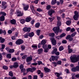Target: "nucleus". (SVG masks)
I'll return each instance as SVG.
<instances>
[{"label": "nucleus", "mask_w": 79, "mask_h": 79, "mask_svg": "<svg viewBox=\"0 0 79 79\" xmlns=\"http://www.w3.org/2000/svg\"><path fill=\"white\" fill-rule=\"evenodd\" d=\"M70 59L72 63H76V62H77L79 61V56H76L74 55L73 56H71Z\"/></svg>", "instance_id": "obj_1"}, {"label": "nucleus", "mask_w": 79, "mask_h": 79, "mask_svg": "<svg viewBox=\"0 0 79 79\" xmlns=\"http://www.w3.org/2000/svg\"><path fill=\"white\" fill-rule=\"evenodd\" d=\"M52 30L53 31L55 34H56V35H58L59 31L60 32H61L62 30H60V27L58 26L54 27L52 28Z\"/></svg>", "instance_id": "obj_2"}, {"label": "nucleus", "mask_w": 79, "mask_h": 79, "mask_svg": "<svg viewBox=\"0 0 79 79\" xmlns=\"http://www.w3.org/2000/svg\"><path fill=\"white\" fill-rule=\"evenodd\" d=\"M74 14L75 15L73 17V19L76 21H77L79 19V12L77 11H75L74 12Z\"/></svg>", "instance_id": "obj_3"}, {"label": "nucleus", "mask_w": 79, "mask_h": 79, "mask_svg": "<svg viewBox=\"0 0 79 79\" xmlns=\"http://www.w3.org/2000/svg\"><path fill=\"white\" fill-rule=\"evenodd\" d=\"M50 40H51V43L53 45H56V40L55 39V38L52 37L50 38Z\"/></svg>", "instance_id": "obj_4"}, {"label": "nucleus", "mask_w": 79, "mask_h": 79, "mask_svg": "<svg viewBox=\"0 0 79 79\" xmlns=\"http://www.w3.org/2000/svg\"><path fill=\"white\" fill-rule=\"evenodd\" d=\"M23 43V40H22L19 39L16 42V44L17 45H20Z\"/></svg>", "instance_id": "obj_5"}, {"label": "nucleus", "mask_w": 79, "mask_h": 79, "mask_svg": "<svg viewBox=\"0 0 79 79\" xmlns=\"http://www.w3.org/2000/svg\"><path fill=\"white\" fill-rule=\"evenodd\" d=\"M23 30L24 32H30L31 31V28L25 27L23 28Z\"/></svg>", "instance_id": "obj_6"}, {"label": "nucleus", "mask_w": 79, "mask_h": 79, "mask_svg": "<svg viewBox=\"0 0 79 79\" xmlns=\"http://www.w3.org/2000/svg\"><path fill=\"white\" fill-rule=\"evenodd\" d=\"M37 73H38V74H41L40 75H39L40 76V77L42 78L44 77V74L43 73L41 72V71L40 70H37Z\"/></svg>", "instance_id": "obj_7"}, {"label": "nucleus", "mask_w": 79, "mask_h": 79, "mask_svg": "<svg viewBox=\"0 0 79 79\" xmlns=\"http://www.w3.org/2000/svg\"><path fill=\"white\" fill-rule=\"evenodd\" d=\"M14 68H17L18 66H19V64L17 62H15L13 64Z\"/></svg>", "instance_id": "obj_8"}, {"label": "nucleus", "mask_w": 79, "mask_h": 79, "mask_svg": "<svg viewBox=\"0 0 79 79\" xmlns=\"http://www.w3.org/2000/svg\"><path fill=\"white\" fill-rule=\"evenodd\" d=\"M32 60V58L31 57H27L26 59L27 62H30Z\"/></svg>", "instance_id": "obj_9"}, {"label": "nucleus", "mask_w": 79, "mask_h": 79, "mask_svg": "<svg viewBox=\"0 0 79 79\" xmlns=\"http://www.w3.org/2000/svg\"><path fill=\"white\" fill-rule=\"evenodd\" d=\"M32 20V19L30 17H27L25 19V21L27 23H29V22H30Z\"/></svg>", "instance_id": "obj_10"}, {"label": "nucleus", "mask_w": 79, "mask_h": 79, "mask_svg": "<svg viewBox=\"0 0 79 79\" xmlns=\"http://www.w3.org/2000/svg\"><path fill=\"white\" fill-rule=\"evenodd\" d=\"M17 16H23V13L19 11H18L17 12Z\"/></svg>", "instance_id": "obj_11"}, {"label": "nucleus", "mask_w": 79, "mask_h": 79, "mask_svg": "<svg viewBox=\"0 0 79 79\" xmlns=\"http://www.w3.org/2000/svg\"><path fill=\"white\" fill-rule=\"evenodd\" d=\"M55 11L53 10H50L49 11L48 14L49 15H50V16H52V14H53V13H54Z\"/></svg>", "instance_id": "obj_12"}, {"label": "nucleus", "mask_w": 79, "mask_h": 79, "mask_svg": "<svg viewBox=\"0 0 79 79\" xmlns=\"http://www.w3.org/2000/svg\"><path fill=\"white\" fill-rule=\"evenodd\" d=\"M44 69L45 71V73H48L50 71V69L47 67L44 68Z\"/></svg>", "instance_id": "obj_13"}, {"label": "nucleus", "mask_w": 79, "mask_h": 79, "mask_svg": "<svg viewBox=\"0 0 79 79\" xmlns=\"http://www.w3.org/2000/svg\"><path fill=\"white\" fill-rule=\"evenodd\" d=\"M16 20L15 19H13L12 20H10V23L12 24H15L16 23Z\"/></svg>", "instance_id": "obj_14"}, {"label": "nucleus", "mask_w": 79, "mask_h": 79, "mask_svg": "<svg viewBox=\"0 0 79 79\" xmlns=\"http://www.w3.org/2000/svg\"><path fill=\"white\" fill-rule=\"evenodd\" d=\"M43 49L42 48H40L38 50V54H41L43 52Z\"/></svg>", "instance_id": "obj_15"}, {"label": "nucleus", "mask_w": 79, "mask_h": 79, "mask_svg": "<svg viewBox=\"0 0 79 79\" xmlns=\"http://www.w3.org/2000/svg\"><path fill=\"white\" fill-rule=\"evenodd\" d=\"M0 21H5V16L2 15L0 17Z\"/></svg>", "instance_id": "obj_16"}, {"label": "nucleus", "mask_w": 79, "mask_h": 79, "mask_svg": "<svg viewBox=\"0 0 79 79\" xmlns=\"http://www.w3.org/2000/svg\"><path fill=\"white\" fill-rule=\"evenodd\" d=\"M34 35V34L33 32H31L29 33V37H33Z\"/></svg>", "instance_id": "obj_17"}, {"label": "nucleus", "mask_w": 79, "mask_h": 79, "mask_svg": "<svg viewBox=\"0 0 79 79\" xmlns=\"http://www.w3.org/2000/svg\"><path fill=\"white\" fill-rule=\"evenodd\" d=\"M41 44L42 45H44L45 44H46V41L45 40H43L41 42Z\"/></svg>", "instance_id": "obj_18"}, {"label": "nucleus", "mask_w": 79, "mask_h": 79, "mask_svg": "<svg viewBox=\"0 0 79 79\" xmlns=\"http://www.w3.org/2000/svg\"><path fill=\"white\" fill-rule=\"evenodd\" d=\"M23 8L24 9V10L25 11H26V10H28V9L29 8V5H27L25 7H23Z\"/></svg>", "instance_id": "obj_19"}, {"label": "nucleus", "mask_w": 79, "mask_h": 79, "mask_svg": "<svg viewBox=\"0 0 79 79\" xmlns=\"http://www.w3.org/2000/svg\"><path fill=\"white\" fill-rule=\"evenodd\" d=\"M27 72H29V71H30V72H31V73H33V70H32V68H29L28 69H27Z\"/></svg>", "instance_id": "obj_20"}, {"label": "nucleus", "mask_w": 79, "mask_h": 79, "mask_svg": "<svg viewBox=\"0 0 79 79\" xmlns=\"http://www.w3.org/2000/svg\"><path fill=\"white\" fill-rule=\"evenodd\" d=\"M52 5H55L56 3V0H52L51 2Z\"/></svg>", "instance_id": "obj_21"}, {"label": "nucleus", "mask_w": 79, "mask_h": 79, "mask_svg": "<svg viewBox=\"0 0 79 79\" xmlns=\"http://www.w3.org/2000/svg\"><path fill=\"white\" fill-rule=\"evenodd\" d=\"M9 53H14L15 52V49H10L9 51Z\"/></svg>", "instance_id": "obj_22"}, {"label": "nucleus", "mask_w": 79, "mask_h": 79, "mask_svg": "<svg viewBox=\"0 0 79 79\" xmlns=\"http://www.w3.org/2000/svg\"><path fill=\"white\" fill-rule=\"evenodd\" d=\"M40 23H37L35 25V27L36 28H38L40 26Z\"/></svg>", "instance_id": "obj_23"}, {"label": "nucleus", "mask_w": 79, "mask_h": 79, "mask_svg": "<svg viewBox=\"0 0 79 79\" xmlns=\"http://www.w3.org/2000/svg\"><path fill=\"white\" fill-rule=\"evenodd\" d=\"M24 36V38H28V37H29V33H27L23 35Z\"/></svg>", "instance_id": "obj_24"}, {"label": "nucleus", "mask_w": 79, "mask_h": 79, "mask_svg": "<svg viewBox=\"0 0 79 79\" xmlns=\"http://www.w3.org/2000/svg\"><path fill=\"white\" fill-rule=\"evenodd\" d=\"M77 34V32H74L71 35V37H74Z\"/></svg>", "instance_id": "obj_25"}, {"label": "nucleus", "mask_w": 79, "mask_h": 79, "mask_svg": "<svg viewBox=\"0 0 79 79\" xmlns=\"http://www.w3.org/2000/svg\"><path fill=\"white\" fill-rule=\"evenodd\" d=\"M49 35L50 37H54L55 36V33H49Z\"/></svg>", "instance_id": "obj_26"}, {"label": "nucleus", "mask_w": 79, "mask_h": 79, "mask_svg": "<svg viewBox=\"0 0 79 79\" xmlns=\"http://www.w3.org/2000/svg\"><path fill=\"white\" fill-rule=\"evenodd\" d=\"M57 51V48H55L54 49L53 51L52 52V54H54V53H55Z\"/></svg>", "instance_id": "obj_27"}, {"label": "nucleus", "mask_w": 79, "mask_h": 79, "mask_svg": "<svg viewBox=\"0 0 79 79\" xmlns=\"http://www.w3.org/2000/svg\"><path fill=\"white\" fill-rule=\"evenodd\" d=\"M19 68L20 69H21V70L23 69L24 68V65H23V64H21L19 66Z\"/></svg>", "instance_id": "obj_28"}, {"label": "nucleus", "mask_w": 79, "mask_h": 79, "mask_svg": "<svg viewBox=\"0 0 79 79\" xmlns=\"http://www.w3.org/2000/svg\"><path fill=\"white\" fill-rule=\"evenodd\" d=\"M11 55L10 54H7L6 56L8 58L10 59L11 58Z\"/></svg>", "instance_id": "obj_29"}, {"label": "nucleus", "mask_w": 79, "mask_h": 79, "mask_svg": "<svg viewBox=\"0 0 79 79\" xmlns=\"http://www.w3.org/2000/svg\"><path fill=\"white\" fill-rule=\"evenodd\" d=\"M9 75L10 76H11V77H13V73L11 71H10L9 72Z\"/></svg>", "instance_id": "obj_30"}, {"label": "nucleus", "mask_w": 79, "mask_h": 79, "mask_svg": "<svg viewBox=\"0 0 79 79\" xmlns=\"http://www.w3.org/2000/svg\"><path fill=\"white\" fill-rule=\"evenodd\" d=\"M71 22L70 21H68L66 22V24L68 26H69V25L71 24Z\"/></svg>", "instance_id": "obj_31"}, {"label": "nucleus", "mask_w": 79, "mask_h": 79, "mask_svg": "<svg viewBox=\"0 0 79 79\" xmlns=\"http://www.w3.org/2000/svg\"><path fill=\"white\" fill-rule=\"evenodd\" d=\"M20 23L21 24H24L25 23V20L24 19H22L20 20Z\"/></svg>", "instance_id": "obj_32"}, {"label": "nucleus", "mask_w": 79, "mask_h": 79, "mask_svg": "<svg viewBox=\"0 0 79 79\" xmlns=\"http://www.w3.org/2000/svg\"><path fill=\"white\" fill-rule=\"evenodd\" d=\"M72 71L73 72H76V67H73L71 69Z\"/></svg>", "instance_id": "obj_33"}, {"label": "nucleus", "mask_w": 79, "mask_h": 79, "mask_svg": "<svg viewBox=\"0 0 79 79\" xmlns=\"http://www.w3.org/2000/svg\"><path fill=\"white\" fill-rule=\"evenodd\" d=\"M40 30H38L36 31V33L37 35H40Z\"/></svg>", "instance_id": "obj_34"}, {"label": "nucleus", "mask_w": 79, "mask_h": 79, "mask_svg": "<svg viewBox=\"0 0 79 79\" xmlns=\"http://www.w3.org/2000/svg\"><path fill=\"white\" fill-rule=\"evenodd\" d=\"M59 51H62V50H64V48H63V46H60V47L59 48Z\"/></svg>", "instance_id": "obj_35"}, {"label": "nucleus", "mask_w": 79, "mask_h": 79, "mask_svg": "<svg viewBox=\"0 0 79 79\" xmlns=\"http://www.w3.org/2000/svg\"><path fill=\"white\" fill-rule=\"evenodd\" d=\"M44 49V52L45 53H47V52H48V50H49V49H48V48Z\"/></svg>", "instance_id": "obj_36"}, {"label": "nucleus", "mask_w": 79, "mask_h": 79, "mask_svg": "<svg viewBox=\"0 0 79 79\" xmlns=\"http://www.w3.org/2000/svg\"><path fill=\"white\" fill-rule=\"evenodd\" d=\"M69 53H72V52H73V50L72 49H70L68 50Z\"/></svg>", "instance_id": "obj_37"}, {"label": "nucleus", "mask_w": 79, "mask_h": 79, "mask_svg": "<svg viewBox=\"0 0 79 79\" xmlns=\"http://www.w3.org/2000/svg\"><path fill=\"white\" fill-rule=\"evenodd\" d=\"M12 61H15L17 60V58L16 57H13L12 58Z\"/></svg>", "instance_id": "obj_38"}, {"label": "nucleus", "mask_w": 79, "mask_h": 79, "mask_svg": "<svg viewBox=\"0 0 79 79\" xmlns=\"http://www.w3.org/2000/svg\"><path fill=\"white\" fill-rule=\"evenodd\" d=\"M52 64H53L55 67H56V65H57V64H57V63L55 62H52Z\"/></svg>", "instance_id": "obj_39"}, {"label": "nucleus", "mask_w": 79, "mask_h": 79, "mask_svg": "<svg viewBox=\"0 0 79 79\" xmlns=\"http://www.w3.org/2000/svg\"><path fill=\"white\" fill-rule=\"evenodd\" d=\"M55 74L56 75V76L57 77H60V74L59 73H58L57 72L56 73H55Z\"/></svg>", "instance_id": "obj_40"}, {"label": "nucleus", "mask_w": 79, "mask_h": 79, "mask_svg": "<svg viewBox=\"0 0 79 79\" xmlns=\"http://www.w3.org/2000/svg\"><path fill=\"white\" fill-rule=\"evenodd\" d=\"M48 19H50V22H52V21L53 20L55 19V18H51L50 17H49L48 18Z\"/></svg>", "instance_id": "obj_41"}, {"label": "nucleus", "mask_w": 79, "mask_h": 79, "mask_svg": "<svg viewBox=\"0 0 79 79\" xmlns=\"http://www.w3.org/2000/svg\"><path fill=\"white\" fill-rule=\"evenodd\" d=\"M57 26H61V22L59 21L57 22Z\"/></svg>", "instance_id": "obj_42"}, {"label": "nucleus", "mask_w": 79, "mask_h": 79, "mask_svg": "<svg viewBox=\"0 0 79 79\" xmlns=\"http://www.w3.org/2000/svg\"><path fill=\"white\" fill-rule=\"evenodd\" d=\"M1 15H3L4 16L6 15V13H5L4 12H2V11H1Z\"/></svg>", "instance_id": "obj_43"}, {"label": "nucleus", "mask_w": 79, "mask_h": 79, "mask_svg": "<svg viewBox=\"0 0 79 79\" xmlns=\"http://www.w3.org/2000/svg\"><path fill=\"white\" fill-rule=\"evenodd\" d=\"M65 35H66V34L64 33H63L60 35L61 38V37H64Z\"/></svg>", "instance_id": "obj_44"}, {"label": "nucleus", "mask_w": 79, "mask_h": 79, "mask_svg": "<svg viewBox=\"0 0 79 79\" xmlns=\"http://www.w3.org/2000/svg\"><path fill=\"white\" fill-rule=\"evenodd\" d=\"M3 68L4 69L7 70L8 69V67L6 66H3Z\"/></svg>", "instance_id": "obj_45"}, {"label": "nucleus", "mask_w": 79, "mask_h": 79, "mask_svg": "<svg viewBox=\"0 0 79 79\" xmlns=\"http://www.w3.org/2000/svg\"><path fill=\"white\" fill-rule=\"evenodd\" d=\"M38 65H40V64H42V65H43V64H42V62L41 61H38Z\"/></svg>", "instance_id": "obj_46"}, {"label": "nucleus", "mask_w": 79, "mask_h": 79, "mask_svg": "<svg viewBox=\"0 0 79 79\" xmlns=\"http://www.w3.org/2000/svg\"><path fill=\"white\" fill-rule=\"evenodd\" d=\"M5 39L2 38V39H1L0 42L1 43H3L4 42H5Z\"/></svg>", "instance_id": "obj_47"}, {"label": "nucleus", "mask_w": 79, "mask_h": 79, "mask_svg": "<svg viewBox=\"0 0 79 79\" xmlns=\"http://www.w3.org/2000/svg\"><path fill=\"white\" fill-rule=\"evenodd\" d=\"M52 58V60L53 61H54V60H55V56H51Z\"/></svg>", "instance_id": "obj_48"}, {"label": "nucleus", "mask_w": 79, "mask_h": 79, "mask_svg": "<svg viewBox=\"0 0 79 79\" xmlns=\"http://www.w3.org/2000/svg\"><path fill=\"white\" fill-rule=\"evenodd\" d=\"M6 2H5V1H2V5L3 6L5 5H6Z\"/></svg>", "instance_id": "obj_49"}, {"label": "nucleus", "mask_w": 79, "mask_h": 79, "mask_svg": "<svg viewBox=\"0 0 79 79\" xmlns=\"http://www.w3.org/2000/svg\"><path fill=\"white\" fill-rule=\"evenodd\" d=\"M71 37V35H69L66 37V39H69Z\"/></svg>", "instance_id": "obj_50"}, {"label": "nucleus", "mask_w": 79, "mask_h": 79, "mask_svg": "<svg viewBox=\"0 0 79 79\" xmlns=\"http://www.w3.org/2000/svg\"><path fill=\"white\" fill-rule=\"evenodd\" d=\"M76 69V71H79V66H77L76 67H75Z\"/></svg>", "instance_id": "obj_51"}, {"label": "nucleus", "mask_w": 79, "mask_h": 79, "mask_svg": "<svg viewBox=\"0 0 79 79\" xmlns=\"http://www.w3.org/2000/svg\"><path fill=\"white\" fill-rule=\"evenodd\" d=\"M32 48H35L36 49L37 48V46L36 45H33L32 46Z\"/></svg>", "instance_id": "obj_52"}, {"label": "nucleus", "mask_w": 79, "mask_h": 79, "mask_svg": "<svg viewBox=\"0 0 79 79\" xmlns=\"http://www.w3.org/2000/svg\"><path fill=\"white\" fill-rule=\"evenodd\" d=\"M57 63V64H61V60L58 61Z\"/></svg>", "instance_id": "obj_53"}, {"label": "nucleus", "mask_w": 79, "mask_h": 79, "mask_svg": "<svg viewBox=\"0 0 79 79\" xmlns=\"http://www.w3.org/2000/svg\"><path fill=\"white\" fill-rule=\"evenodd\" d=\"M21 70V73H24V72H26V69H25L23 68Z\"/></svg>", "instance_id": "obj_54"}, {"label": "nucleus", "mask_w": 79, "mask_h": 79, "mask_svg": "<svg viewBox=\"0 0 79 79\" xmlns=\"http://www.w3.org/2000/svg\"><path fill=\"white\" fill-rule=\"evenodd\" d=\"M43 48L44 49H45V48H47V45H45L43 46Z\"/></svg>", "instance_id": "obj_55"}, {"label": "nucleus", "mask_w": 79, "mask_h": 79, "mask_svg": "<svg viewBox=\"0 0 79 79\" xmlns=\"http://www.w3.org/2000/svg\"><path fill=\"white\" fill-rule=\"evenodd\" d=\"M47 8L46 9L47 10H49L51 8V6L50 5H48L46 7Z\"/></svg>", "instance_id": "obj_56"}, {"label": "nucleus", "mask_w": 79, "mask_h": 79, "mask_svg": "<svg viewBox=\"0 0 79 79\" xmlns=\"http://www.w3.org/2000/svg\"><path fill=\"white\" fill-rule=\"evenodd\" d=\"M26 58H27V55L23 56L22 57V58L23 59H26Z\"/></svg>", "instance_id": "obj_57"}, {"label": "nucleus", "mask_w": 79, "mask_h": 79, "mask_svg": "<svg viewBox=\"0 0 79 79\" xmlns=\"http://www.w3.org/2000/svg\"><path fill=\"white\" fill-rule=\"evenodd\" d=\"M62 44H66L67 41L66 40H63L62 41Z\"/></svg>", "instance_id": "obj_58"}, {"label": "nucleus", "mask_w": 79, "mask_h": 79, "mask_svg": "<svg viewBox=\"0 0 79 79\" xmlns=\"http://www.w3.org/2000/svg\"><path fill=\"white\" fill-rule=\"evenodd\" d=\"M55 55H57V56H58V55H60V52H56L55 53Z\"/></svg>", "instance_id": "obj_59"}, {"label": "nucleus", "mask_w": 79, "mask_h": 79, "mask_svg": "<svg viewBox=\"0 0 79 79\" xmlns=\"http://www.w3.org/2000/svg\"><path fill=\"white\" fill-rule=\"evenodd\" d=\"M21 48L22 50H25V48H26V47H25V46H24L23 45L21 47Z\"/></svg>", "instance_id": "obj_60"}, {"label": "nucleus", "mask_w": 79, "mask_h": 79, "mask_svg": "<svg viewBox=\"0 0 79 79\" xmlns=\"http://www.w3.org/2000/svg\"><path fill=\"white\" fill-rule=\"evenodd\" d=\"M31 68L33 72V71H34L35 70H36V68L34 67H32Z\"/></svg>", "instance_id": "obj_61"}, {"label": "nucleus", "mask_w": 79, "mask_h": 79, "mask_svg": "<svg viewBox=\"0 0 79 79\" xmlns=\"http://www.w3.org/2000/svg\"><path fill=\"white\" fill-rule=\"evenodd\" d=\"M71 30V27H68L66 29V31H69Z\"/></svg>", "instance_id": "obj_62"}, {"label": "nucleus", "mask_w": 79, "mask_h": 79, "mask_svg": "<svg viewBox=\"0 0 79 79\" xmlns=\"http://www.w3.org/2000/svg\"><path fill=\"white\" fill-rule=\"evenodd\" d=\"M71 32H74L75 31V29H74V28H72L70 30Z\"/></svg>", "instance_id": "obj_63"}, {"label": "nucleus", "mask_w": 79, "mask_h": 79, "mask_svg": "<svg viewBox=\"0 0 79 79\" xmlns=\"http://www.w3.org/2000/svg\"><path fill=\"white\" fill-rule=\"evenodd\" d=\"M38 77L37 75H34L33 79H37Z\"/></svg>", "instance_id": "obj_64"}]
</instances>
